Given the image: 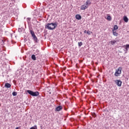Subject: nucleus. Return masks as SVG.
Listing matches in <instances>:
<instances>
[{
    "label": "nucleus",
    "instance_id": "1",
    "mask_svg": "<svg viewBox=\"0 0 129 129\" xmlns=\"http://www.w3.org/2000/svg\"><path fill=\"white\" fill-rule=\"evenodd\" d=\"M57 25L56 23H47L45 25V29H47L48 30H54V29H56Z\"/></svg>",
    "mask_w": 129,
    "mask_h": 129
},
{
    "label": "nucleus",
    "instance_id": "2",
    "mask_svg": "<svg viewBox=\"0 0 129 129\" xmlns=\"http://www.w3.org/2000/svg\"><path fill=\"white\" fill-rule=\"evenodd\" d=\"M26 92H27V93L30 94V95H31V96L37 97V96H38L39 94V92L38 91L33 92V91L28 90H26Z\"/></svg>",
    "mask_w": 129,
    "mask_h": 129
},
{
    "label": "nucleus",
    "instance_id": "3",
    "mask_svg": "<svg viewBox=\"0 0 129 129\" xmlns=\"http://www.w3.org/2000/svg\"><path fill=\"white\" fill-rule=\"evenodd\" d=\"M121 74V67H119L118 69L116 70L114 76L118 77Z\"/></svg>",
    "mask_w": 129,
    "mask_h": 129
},
{
    "label": "nucleus",
    "instance_id": "4",
    "mask_svg": "<svg viewBox=\"0 0 129 129\" xmlns=\"http://www.w3.org/2000/svg\"><path fill=\"white\" fill-rule=\"evenodd\" d=\"M118 42H119V38H116L114 40H111L110 41L109 43L111 44V45H114L115 43H118Z\"/></svg>",
    "mask_w": 129,
    "mask_h": 129
},
{
    "label": "nucleus",
    "instance_id": "5",
    "mask_svg": "<svg viewBox=\"0 0 129 129\" xmlns=\"http://www.w3.org/2000/svg\"><path fill=\"white\" fill-rule=\"evenodd\" d=\"M115 83H116V85H117L118 87H120V86H121V84H122V82H121L120 80H116L115 81Z\"/></svg>",
    "mask_w": 129,
    "mask_h": 129
},
{
    "label": "nucleus",
    "instance_id": "6",
    "mask_svg": "<svg viewBox=\"0 0 129 129\" xmlns=\"http://www.w3.org/2000/svg\"><path fill=\"white\" fill-rule=\"evenodd\" d=\"M88 6L84 5L81 6V10L83 11H85V10H86V9H88Z\"/></svg>",
    "mask_w": 129,
    "mask_h": 129
},
{
    "label": "nucleus",
    "instance_id": "7",
    "mask_svg": "<svg viewBox=\"0 0 129 129\" xmlns=\"http://www.w3.org/2000/svg\"><path fill=\"white\" fill-rule=\"evenodd\" d=\"M29 32L32 37V38L33 37H34L35 36H36V35L35 34V32H34V31L32 29H29Z\"/></svg>",
    "mask_w": 129,
    "mask_h": 129
},
{
    "label": "nucleus",
    "instance_id": "8",
    "mask_svg": "<svg viewBox=\"0 0 129 129\" xmlns=\"http://www.w3.org/2000/svg\"><path fill=\"white\" fill-rule=\"evenodd\" d=\"M11 86L12 85L8 83H6L5 85V87H6V88H11Z\"/></svg>",
    "mask_w": 129,
    "mask_h": 129
},
{
    "label": "nucleus",
    "instance_id": "9",
    "mask_svg": "<svg viewBox=\"0 0 129 129\" xmlns=\"http://www.w3.org/2000/svg\"><path fill=\"white\" fill-rule=\"evenodd\" d=\"M62 108V106H58L56 108L55 110H56V111H60Z\"/></svg>",
    "mask_w": 129,
    "mask_h": 129
},
{
    "label": "nucleus",
    "instance_id": "10",
    "mask_svg": "<svg viewBox=\"0 0 129 129\" xmlns=\"http://www.w3.org/2000/svg\"><path fill=\"white\" fill-rule=\"evenodd\" d=\"M33 40L35 41V43H38V38H37V36L35 35L32 37Z\"/></svg>",
    "mask_w": 129,
    "mask_h": 129
},
{
    "label": "nucleus",
    "instance_id": "11",
    "mask_svg": "<svg viewBox=\"0 0 129 129\" xmlns=\"http://www.w3.org/2000/svg\"><path fill=\"white\" fill-rule=\"evenodd\" d=\"M76 19L77 20H81L82 17H81L80 15L77 14V15H76Z\"/></svg>",
    "mask_w": 129,
    "mask_h": 129
},
{
    "label": "nucleus",
    "instance_id": "12",
    "mask_svg": "<svg viewBox=\"0 0 129 129\" xmlns=\"http://www.w3.org/2000/svg\"><path fill=\"white\" fill-rule=\"evenodd\" d=\"M123 21L125 22V23H127V22H128V18H127L126 16H124Z\"/></svg>",
    "mask_w": 129,
    "mask_h": 129
},
{
    "label": "nucleus",
    "instance_id": "13",
    "mask_svg": "<svg viewBox=\"0 0 129 129\" xmlns=\"http://www.w3.org/2000/svg\"><path fill=\"white\" fill-rule=\"evenodd\" d=\"M31 59L32 60H33L34 61H36V55H35V54H32L31 55Z\"/></svg>",
    "mask_w": 129,
    "mask_h": 129
},
{
    "label": "nucleus",
    "instance_id": "14",
    "mask_svg": "<svg viewBox=\"0 0 129 129\" xmlns=\"http://www.w3.org/2000/svg\"><path fill=\"white\" fill-rule=\"evenodd\" d=\"M116 30H118V27L117 25H115L114 26L113 29H112V31H115Z\"/></svg>",
    "mask_w": 129,
    "mask_h": 129
},
{
    "label": "nucleus",
    "instance_id": "15",
    "mask_svg": "<svg viewBox=\"0 0 129 129\" xmlns=\"http://www.w3.org/2000/svg\"><path fill=\"white\" fill-rule=\"evenodd\" d=\"M89 5H91V2H90V1L87 0L86 2V6H88Z\"/></svg>",
    "mask_w": 129,
    "mask_h": 129
},
{
    "label": "nucleus",
    "instance_id": "16",
    "mask_svg": "<svg viewBox=\"0 0 129 129\" xmlns=\"http://www.w3.org/2000/svg\"><path fill=\"white\" fill-rule=\"evenodd\" d=\"M112 32H113V35L114 36H115L116 37H117L118 33H116V32H115L114 30H112Z\"/></svg>",
    "mask_w": 129,
    "mask_h": 129
},
{
    "label": "nucleus",
    "instance_id": "17",
    "mask_svg": "<svg viewBox=\"0 0 129 129\" xmlns=\"http://www.w3.org/2000/svg\"><path fill=\"white\" fill-rule=\"evenodd\" d=\"M124 47H125V50H124V51H125V54H126V52H127V51H128V47H127V46H126V45L124 46Z\"/></svg>",
    "mask_w": 129,
    "mask_h": 129
},
{
    "label": "nucleus",
    "instance_id": "18",
    "mask_svg": "<svg viewBox=\"0 0 129 129\" xmlns=\"http://www.w3.org/2000/svg\"><path fill=\"white\" fill-rule=\"evenodd\" d=\"M107 20L108 21H111V17L110 16H108L107 17Z\"/></svg>",
    "mask_w": 129,
    "mask_h": 129
},
{
    "label": "nucleus",
    "instance_id": "19",
    "mask_svg": "<svg viewBox=\"0 0 129 129\" xmlns=\"http://www.w3.org/2000/svg\"><path fill=\"white\" fill-rule=\"evenodd\" d=\"M82 45H83V43H82V42H78L79 47H81L82 46Z\"/></svg>",
    "mask_w": 129,
    "mask_h": 129
},
{
    "label": "nucleus",
    "instance_id": "20",
    "mask_svg": "<svg viewBox=\"0 0 129 129\" xmlns=\"http://www.w3.org/2000/svg\"><path fill=\"white\" fill-rule=\"evenodd\" d=\"M17 94H18V93H17V92H13L12 93V95L13 96H17Z\"/></svg>",
    "mask_w": 129,
    "mask_h": 129
},
{
    "label": "nucleus",
    "instance_id": "21",
    "mask_svg": "<svg viewBox=\"0 0 129 129\" xmlns=\"http://www.w3.org/2000/svg\"><path fill=\"white\" fill-rule=\"evenodd\" d=\"M86 34H87L88 35H91V34H92V32L90 31H87Z\"/></svg>",
    "mask_w": 129,
    "mask_h": 129
},
{
    "label": "nucleus",
    "instance_id": "22",
    "mask_svg": "<svg viewBox=\"0 0 129 129\" xmlns=\"http://www.w3.org/2000/svg\"><path fill=\"white\" fill-rule=\"evenodd\" d=\"M18 32H19V33H22V32H23V28H19L18 29Z\"/></svg>",
    "mask_w": 129,
    "mask_h": 129
},
{
    "label": "nucleus",
    "instance_id": "23",
    "mask_svg": "<svg viewBox=\"0 0 129 129\" xmlns=\"http://www.w3.org/2000/svg\"><path fill=\"white\" fill-rule=\"evenodd\" d=\"M30 129H37V126H32Z\"/></svg>",
    "mask_w": 129,
    "mask_h": 129
},
{
    "label": "nucleus",
    "instance_id": "24",
    "mask_svg": "<svg viewBox=\"0 0 129 129\" xmlns=\"http://www.w3.org/2000/svg\"><path fill=\"white\" fill-rule=\"evenodd\" d=\"M93 117H96V114L95 113H93L92 114Z\"/></svg>",
    "mask_w": 129,
    "mask_h": 129
},
{
    "label": "nucleus",
    "instance_id": "25",
    "mask_svg": "<svg viewBox=\"0 0 129 129\" xmlns=\"http://www.w3.org/2000/svg\"><path fill=\"white\" fill-rule=\"evenodd\" d=\"M27 21H28V22H29V21H31V18H27Z\"/></svg>",
    "mask_w": 129,
    "mask_h": 129
},
{
    "label": "nucleus",
    "instance_id": "26",
    "mask_svg": "<svg viewBox=\"0 0 129 129\" xmlns=\"http://www.w3.org/2000/svg\"><path fill=\"white\" fill-rule=\"evenodd\" d=\"M126 46H127V48H128V49L129 48V44H126Z\"/></svg>",
    "mask_w": 129,
    "mask_h": 129
},
{
    "label": "nucleus",
    "instance_id": "27",
    "mask_svg": "<svg viewBox=\"0 0 129 129\" xmlns=\"http://www.w3.org/2000/svg\"><path fill=\"white\" fill-rule=\"evenodd\" d=\"M36 53H39V50L37 49V50H36Z\"/></svg>",
    "mask_w": 129,
    "mask_h": 129
},
{
    "label": "nucleus",
    "instance_id": "28",
    "mask_svg": "<svg viewBox=\"0 0 129 129\" xmlns=\"http://www.w3.org/2000/svg\"><path fill=\"white\" fill-rule=\"evenodd\" d=\"M84 33H85V34H86V33H87V31L86 30H85Z\"/></svg>",
    "mask_w": 129,
    "mask_h": 129
},
{
    "label": "nucleus",
    "instance_id": "29",
    "mask_svg": "<svg viewBox=\"0 0 129 129\" xmlns=\"http://www.w3.org/2000/svg\"><path fill=\"white\" fill-rule=\"evenodd\" d=\"M19 127H16L15 129H19Z\"/></svg>",
    "mask_w": 129,
    "mask_h": 129
},
{
    "label": "nucleus",
    "instance_id": "30",
    "mask_svg": "<svg viewBox=\"0 0 129 129\" xmlns=\"http://www.w3.org/2000/svg\"><path fill=\"white\" fill-rule=\"evenodd\" d=\"M2 42H3V43H4V40H2Z\"/></svg>",
    "mask_w": 129,
    "mask_h": 129
}]
</instances>
